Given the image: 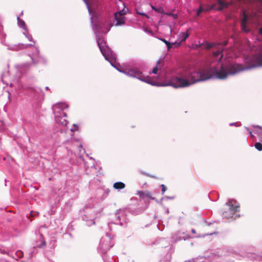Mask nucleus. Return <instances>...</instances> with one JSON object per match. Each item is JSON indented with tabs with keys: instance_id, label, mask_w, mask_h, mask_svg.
<instances>
[{
	"instance_id": "c756f323",
	"label": "nucleus",
	"mask_w": 262,
	"mask_h": 262,
	"mask_svg": "<svg viewBox=\"0 0 262 262\" xmlns=\"http://www.w3.org/2000/svg\"><path fill=\"white\" fill-rule=\"evenodd\" d=\"M161 40H162L163 42H164L166 45L169 44V41H167L165 39H161Z\"/></svg>"
},
{
	"instance_id": "473e14b6",
	"label": "nucleus",
	"mask_w": 262,
	"mask_h": 262,
	"mask_svg": "<svg viewBox=\"0 0 262 262\" xmlns=\"http://www.w3.org/2000/svg\"><path fill=\"white\" fill-rule=\"evenodd\" d=\"M172 15L173 16V17H174V18H177V17H178V16H177V15H176V14H172Z\"/></svg>"
},
{
	"instance_id": "393cba45",
	"label": "nucleus",
	"mask_w": 262,
	"mask_h": 262,
	"mask_svg": "<svg viewBox=\"0 0 262 262\" xmlns=\"http://www.w3.org/2000/svg\"><path fill=\"white\" fill-rule=\"evenodd\" d=\"M116 13H118V14H120V15H122L123 16H124V15L126 14V11L124 9L121 10V11H120L118 12H116Z\"/></svg>"
},
{
	"instance_id": "2eb2a0df",
	"label": "nucleus",
	"mask_w": 262,
	"mask_h": 262,
	"mask_svg": "<svg viewBox=\"0 0 262 262\" xmlns=\"http://www.w3.org/2000/svg\"><path fill=\"white\" fill-rule=\"evenodd\" d=\"M152 9L155 10L156 11L161 13H164V10L163 9L160 7L158 8H155V7L151 6Z\"/></svg>"
},
{
	"instance_id": "b1692460",
	"label": "nucleus",
	"mask_w": 262,
	"mask_h": 262,
	"mask_svg": "<svg viewBox=\"0 0 262 262\" xmlns=\"http://www.w3.org/2000/svg\"><path fill=\"white\" fill-rule=\"evenodd\" d=\"M161 186L162 187V190H161L162 194H163L164 193V192H165V191L166 190L167 188H166V187L164 184H162L161 185Z\"/></svg>"
},
{
	"instance_id": "6ab92c4d",
	"label": "nucleus",
	"mask_w": 262,
	"mask_h": 262,
	"mask_svg": "<svg viewBox=\"0 0 262 262\" xmlns=\"http://www.w3.org/2000/svg\"><path fill=\"white\" fill-rule=\"evenodd\" d=\"M78 130V126L76 124H74L73 127L71 128V132H75Z\"/></svg>"
},
{
	"instance_id": "412c9836",
	"label": "nucleus",
	"mask_w": 262,
	"mask_h": 262,
	"mask_svg": "<svg viewBox=\"0 0 262 262\" xmlns=\"http://www.w3.org/2000/svg\"><path fill=\"white\" fill-rule=\"evenodd\" d=\"M189 36V34L187 32L183 33V39H182V41H184L187 38V37Z\"/></svg>"
},
{
	"instance_id": "4c0bfd02",
	"label": "nucleus",
	"mask_w": 262,
	"mask_h": 262,
	"mask_svg": "<svg viewBox=\"0 0 262 262\" xmlns=\"http://www.w3.org/2000/svg\"><path fill=\"white\" fill-rule=\"evenodd\" d=\"M109 31H110V28L106 30V31L105 32V33H106L107 32H108Z\"/></svg>"
},
{
	"instance_id": "2f4dec72",
	"label": "nucleus",
	"mask_w": 262,
	"mask_h": 262,
	"mask_svg": "<svg viewBox=\"0 0 262 262\" xmlns=\"http://www.w3.org/2000/svg\"><path fill=\"white\" fill-rule=\"evenodd\" d=\"M19 25L21 26H24L25 25V22L23 20H20L19 21Z\"/></svg>"
},
{
	"instance_id": "a19ab883",
	"label": "nucleus",
	"mask_w": 262,
	"mask_h": 262,
	"mask_svg": "<svg viewBox=\"0 0 262 262\" xmlns=\"http://www.w3.org/2000/svg\"><path fill=\"white\" fill-rule=\"evenodd\" d=\"M223 54H222L221 58H222V57H223Z\"/></svg>"
},
{
	"instance_id": "58836bf2",
	"label": "nucleus",
	"mask_w": 262,
	"mask_h": 262,
	"mask_svg": "<svg viewBox=\"0 0 262 262\" xmlns=\"http://www.w3.org/2000/svg\"><path fill=\"white\" fill-rule=\"evenodd\" d=\"M256 127L259 128H261V127L260 126H257Z\"/></svg>"
},
{
	"instance_id": "5701e85b",
	"label": "nucleus",
	"mask_w": 262,
	"mask_h": 262,
	"mask_svg": "<svg viewBox=\"0 0 262 262\" xmlns=\"http://www.w3.org/2000/svg\"><path fill=\"white\" fill-rule=\"evenodd\" d=\"M145 196H146V197H147L148 198H150L151 199H153L152 198V196H151V193L149 191H148L145 192Z\"/></svg>"
},
{
	"instance_id": "ea45409f",
	"label": "nucleus",
	"mask_w": 262,
	"mask_h": 262,
	"mask_svg": "<svg viewBox=\"0 0 262 262\" xmlns=\"http://www.w3.org/2000/svg\"><path fill=\"white\" fill-rule=\"evenodd\" d=\"M249 133L251 135H252V132L251 131L249 132Z\"/></svg>"
},
{
	"instance_id": "c9c22d12",
	"label": "nucleus",
	"mask_w": 262,
	"mask_h": 262,
	"mask_svg": "<svg viewBox=\"0 0 262 262\" xmlns=\"http://www.w3.org/2000/svg\"><path fill=\"white\" fill-rule=\"evenodd\" d=\"M248 0H239V1H241V2H247Z\"/></svg>"
},
{
	"instance_id": "f8f14e48",
	"label": "nucleus",
	"mask_w": 262,
	"mask_h": 262,
	"mask_svg": "<svg viewBox=\"0 0 262 262\" xmlns=\"http://www.w3.org/2000/svg\"><path fill=\"white\" fill-rule=\"evenodd\" d=\"M180 234V233H178L177 234L173 235L172 238L174 242H177L182 239V238L179 235Z\"/></svg>"
},
{
	"instance_id": "6e6552de",
	"label": "nucleus",
	"mask_w": 262,
	"mask_h": 262,
	"mask_svg": "<svg viewBox=\"0 0 262 262\" xmlns=\"http://www.w3.org/2000/svg\"><path fill=\"white\" fill-rule=\"evenodd\" d=\"M61 116L56 115V120L57 122L61 123L63 126H66L68 123V121L66 119H61Z\"/></svg>"
},
{
	"instance_id": "1a4fd4ad",
	"label": "nucleus",
	"mask_w": 262,
	"mask_h": 262,
	"mask_svg": "<svg viewBox=\"0 0 262 262\" xmlns=\"http://www.w3.org/2000/svg\"><path fill=\"white\" fill-rule=\"evenodd\" d=\"M217 4L220 5V7L217 8H216L217 10H222L225 8H227L228 7V4L223 2L222 0H217Z\"/></svg>"
},
{
	"instance_id": "423d86ee",
	"label": "nucleus",
	"mask_w": 262,
	"mask_h": 262,
	"mask_svg": "<svg viewBox=\"0 0 262 262\" xmlns=\"http://www.w3.org/2000/svg\"><path fill=\"white\" fill-rule=\"evenodd\" d=\"M247 20H248V16L246 14V12H244L243 13V17L241 21V27H242V30L246 32L247 31V30L246 29V27H247L246 23L247 22Z\"/></svg>"
},
{
	"instance_id": "72a5a7b5",
	"label": "nucleus",
	"mask_w": 262,
	"mask_h": 262,
	"mask_svg": "<svg viewBox=\"0 0 262 262\" xmlns=\"http://www.w3.org/2000/svg\"><path fill=\"white\" fill-rule=\"evenodd\" d=\"M259 33L262 35V28L259 29Z\"/></svg>"
},
{
	"instance_id": "7ed1b4c3",
	"label": "nucleus",
	"mask_w": 262,
	"mask_h": 262,
	"mask_svg": "<svg viewBox=\"0 0 262 262\" xmlns=\"http://www.w3.org/2000/svg\"><path fill=\"white\" fill-rule=\"evenodd\" d=\"M98 45L99 47L100 50L102 53V55L104 56L106 60L108 61L112 66H113V59H110L108 57V47L106 45L105 42H104L103 39L99 37L97 39Z\"/></svg>"
},
{
	"instance_id": "f704fd0d",
	"label": "nucleus",
	"mask_w": 262,
	"mask_h": 262,
	"mask_svg": "<svg viewBox=\"0 0 262 262\" xmlns=\"http://www.w3.org/2000/svg\"><path fill=\"white\" fill-rule=\"evenodd\" d=\"M224 212H227V214H229V209H228L227 211H225Z\"/></svg>"
},
{
	"instance_id": "9d476101",
	"label": "nucleus",
	"mask_w": 262,
	"mask_h": 262,
	"mask_svg": "<svg viewBox=\"0 0 262 262\" xmlns=\"http://www.w3.org/2000/svg\"><path fill=\"white\" fill-rule=\"evenodd\" d=\"M161 61L162 60L160 59L158 61V62H157V65H156V67H155L152 71V73L153 74H157L158 73V71L161 69V66H160V64H161Z\"/></svg>"
},
{
	"instance_id": "4be33fe9",
	"label": "nucleus",
	"mask_w": 262,
	"mask_h": 262,
	"mask_svg": "<svg viewBox=\"0 0 262 262\" xmlns=\"http://www.w3.org/2000/svg\"><path fill=\"white\" fill-rule=\"evenodd\" d=\"M137 194L140 197L144 198L145 196V192L142 191H138Z\"/></svg>"
},
{
	"instance_id": "9b49d317",
	"label": "nucleus",
	"mask_w": 262,
	"mask_h": 262,
	"mask_svg": "<svg viewBox=\"0 0 262 262\" xmlns=\"http://www.w3.org/2000/svg\"><path fill=\"white\" fill-rule=\"evenodd\" d=\"M126 74H127L129 76L136 77V76H139L140 74V73H139V72H138L136 70H130V71L126 73Z\"/></svg>"
},
{
	"instance_id": "f3484780",
	"label": "nucleus",
	"mask_w": 262,
	"mask_h": 262,
	"mask_svg": "<svg viewBox=\"0 0 262 262\" xmlns=\"http://www.w3.org/2000/svg\"><path fill=\"white\" fill-rule=\"evenodd\" d=\"M172 45H177V46H179L180 45V42L179 43L174 42V43H171L169 42V44L166 45L168 50H169L172 47V46H171Z\"/></svg>"
},
{
	"instance_id": "bb28decb",
	"label": "nucleus",
	"mask_w": 262,
	"mask_h": 262,
	"mask_svg": "<svg viewBox=\"0 0 262 262\" xmlns=\"http://www.w3.org/2000/svg\"><path fill=\"white\" fill-rule=\"evenodd\" d=\"M228 41L226 40V41H224V42H223L222 43L219 42V43H217V45H222L223 46H225L228 44Z\"/></svg>"
},
{
	"instance_id": "f03ea898",
	"label": "nucleus",
	"mask_w": 262,
	"mask_h": 262,
	"mask_svg": "<svg viewBox=\"0 0 262 262\" xmlns=\"http://www.w3.org/2000/svg\"><path fill=\"white\" fill-rule=\"evenodd\" d=\"M226 205L229 206V214H227V212H223V215L227 219L232 217L235 213L238 211L239 205L235 200H229L226 203Z\"/></svg>"
},
{
	"instance_id": "0eeeda50",
	"label": "nucleus",
	"mask_w": 262,
	"mask_h": 262,
	"mask_svg": "<svg viewBox=\"0 0 262 262\" xmlns=\"http://www.w3.org/2000/svg\"><path fill=\"white\" fill-rule=\"evenodd\" d=\"M125 187V184L121 182H116L113 185V187L116 189H122Z\"/></svg>"
},
{
	"instance_id": "aec40b11",
	"label": "nucleus",
	"mask_w": 262,
	"mask_h": 262,
	"mask_svg": "<svg viewBox=\"0 0 262 262\" xmlns=\"http://www.w3.org/2000/svg\"><path fill=\"white\" fill-rule=\"evenodd\" d=\"M39 214V212H37V211H32L31 212H30V216L31 217H35V216H38Z\"/></svg>"
},
{
	"instance_id": "20e7f679",
	"label": "nucleus",
	"mask_w": 262,
	"mask_h": 262,
	"mask_svg": "<svg viewBox=\"0 0 262 262\" xmlns=\"http://www.w3.org/2000/svg\"><path fill=\"white\" fill-rule=\"evenodd\" d=\"M68 107V105L63 102H58L53 106V110L55 114H58L60 111H63Z\"/></svg>"
},
{
	"instance_id": "dca6fc26",
	"label": "nucleus",
	"mask_w": 262,
	"mask_h": 262,
	"mask_svg": "<svg viewBox=\"0 0 262 262\" xmlns=\"http://www.w3.org/2000/svg\"><path fill=\"white\" fill-rule=\"evenodd\" d=\"M255 147L259 151L262 150V144L260 142H257L255 144Z\"/></svg>"
},
{
	"instance_id": "e433bc0d",
	"label": "nucleus",
	"mask_w": 262,
	"mask_h": 262,
	"mask_svg": "<svg viewBox=\"0 0 262 262\" xmlns=\"http://www.w3.org/2000/svg\"><path fill=\"white\" fill-rule=\"evenodd\" d=\"M166 14L168 15H172L171 13H166Z\"/></svg>"
},
{
	"instance_id": "c85d7f7f",
	"label": "nucleus",
	"mask_w": 262,
	"mask_h": 262,
	"mask_svg": "<svg viewBox=\"0 0 262 262\" xmlns=\"http://www.w3.org/2000/svg\"><path fill=\"white\" fill-rule=\"evenodd\" d=\"M203 10V9H202V8L200 7V9L198 10L197 15H199Z\"/></svg>"
},
{
	"instance_id": "a211bd4d",
	"label": "nucleus",
	"mask_w": 262,
	"mask_h": 262,
	"mask_svg": "<svg viewBox=\"0 0 262 262\" xmlns=\"http://www.w3.org/2000/svg\"><path fill=\"white\" fill-rule=\"evenodd\" d=\"M223 51V49H222L221 50H218V51L214 52L213 54L214 57H217L220 54L222 53Z\"/></svg>"
},
{
	"instance_id": "7c9ffc66",
	"label": "nucleus",
	"mask_w": 262,
	"mask_h": 262,
	"mask_svg": "<svg viewBox=\"0 0 262 262\" xmlns=\"http://www.w3.org/2000/svg\"><path fill=\"white\" fill-rule=\"evenodd\" d=\"M137 13H138V14H139L140 15H144V16H145L146 17H147V15L143 12H140L137 11Z\"/></svg>"
},
{
	"instance_id": "cd10ccee",
	"label": "nucleus",
	"mask_w": 262,
	"mask_h": 262,
	"mask_svg": "<svg viewBox=\"0 0 262 262\" xmlns=\"http://www.w3.org/2000/svg\"><path fill=\"white\" fill-rule=\"evenodd\" d=\"M58 114H59V116H60L61 117V116H63V117H67V113H65V112H64L63 111H62V113H60L59 112V113H58Z\"/></svg>"
},
{
	"instance_id": "39448f33",
	"label": "nucleus",
	"mask_w": 262,
	"mask_h": 262,
	"mask_svg": "<svg viewBox=\"0 0 262 262\" xmlns=\"http://www.w3.org/2000/svg\"><path fill=\"white\" fill-rule=\"evenodd\" d=\"M115 19L117 21L116 25H121L125 23L124 21V16L120 15V14L115 13Z\"/></svg>"
},
{
	"instance_id": "a878e982",
	"label": "nucleus",
	"mask_w": 262,
	"mask_h": 262,
	"mask_svg": "<svg viewBox=\"0 0 262 262\" xmlns=\"http://www.w3.org/2000/svg\"><path fill=\"white\" fill-rule=\"evenodd\" d=\"M16 255L19 257H21L23 256V253L21 251H17L16 252Z\"/></svg>"
},
{
	"instance_id": "f257e3e1",
	"label": "nucleus",
	"mask_w": 262,
	"mask_h": 262,
	"mask_svg": "<svg viewBox=\"0 0 262 262\" xmlns=\"http://www.w3.org/2000/svg\"><path fill=\"white\" fill-rule=\"evenodd\" d=\"M251 60L252 63L249 66H243L241 64L233 63L229 64L226 69L222 66L219 71H217L214 68H207L183 74L172 78L167 82L166 85H170L175 88H185L210 78L225 79L228 75H234L241 71L261 66L262 53L253 56Z\"/></svg>"
},
{
	"instance_id": "ddd939ff",
	"label": "nucleus",
	"mask_w": 262,
	"mask_h": 262,
	"mask_svg": "<svg viewBox=\"0 0 262 262\" xmlns=\"http://www.w3.org/2000/svg\"><path fill=\"white\" fill-rule=\"evenodd\" d=\"M217 44L214 43H206L205 45V48L207 49H210L214 47H215Z\"/></svg>"
},
{
	"instance_id": "4468645a",
	"label": "nucleus",
	"mask_w": 262,
	"mask_h": 262,
	"mask_svg": "<svg viewBox=\"0 0 262 262\" xmlns=\"http://www.w3.org/2000/svg\"><path fill=\"white\" fill-rule=\"evenodd\" d=\"M215 6H216V4H213L212 5H208L207 6L205 11H210L212 9H216V8H215Z\"/></svg>"
}]
</instances>
